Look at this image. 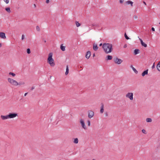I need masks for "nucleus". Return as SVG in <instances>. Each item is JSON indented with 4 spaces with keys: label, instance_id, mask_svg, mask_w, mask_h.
I'll return each instance as SVG.
<instances>
[{
    "label": "nucleus",
    "instance_id": "obj_29",
    "mask_svg": "<svg viewBox=\"0 0 160 160\" xmlns=\"http://www.w3.org/2000/svg\"><path fill=\"white\" fill-rule=\"evenodd\" d=\"M142 45L144 46V47L146 48L147 47V44L145 43L144 42H143V43H142V44H141Z\"/></svg>",
    "mask_w": 160,
    "mask_h": 160
},
{
    "label": "nucleus",
    "instance_id": "obj_23",
    "mask_svg": "<svg viewBox=\"0 0 160 160\" xmlns=\"http://www.w3.org/2000/svg\"><path fill=\"white\" fill-rule=\"evenodd\" d=\"M103 111H104V109H103V104H102V106H101V110H100V112L101 113H102L103 112Z\"/></svg>",
    "mask_w": 160,
    "mask_h": 160
},
{
    "label": "nucleus",
    "instance_id": "obj_52",
    "mask_svg": "<svg viewBox=\"0 0 160 160\" xmlns=\"http://www.w3.org/2000/svg\"><path fill=\"white\" fill-rule=\"evenodd\" d=\"M139 40H140V41H141V40H142V39L140 38H139Z\"/></svg>",
    "mask_w": 160,
    "mask_h": 160
},
{
    "label": "nucleus",
    "instance_id": "obj_57",
    "mask_svg": "<svg viewBox=\"0 0 160 160\" xmlns=\"http://www.w3.org/2000/svg\"><path fill=\"white\" fill-rule=\"evenodd\" d=\"M159 24H160V22L159 23Z\"/></svg>",
    "mask_w": 160,
    "mask_h": 160
},
{
    "label": "nucleus",
    "instance_id": "obj_53",
    "mask_svg": "<svg viewBox=\"0 0 160 160\" xmlns=\"http://www.w3.org/2000/svg\"><path fill=\"white\" fill-rule=\"evenodd\" d=\"M101 45H102V43L100 44V45H99V46H101Z\"/></svg>",
    "mask_w": 160,
    "mask_h": 160
},
{
    "label": "nucleus",
    "instance_id": "obj_35",
    "mask_svg": "<svg viewBox=\"0 0 160 160\" xmlns=\"http://www.w3.org/2000/svg\"><path fill=\"white\" fill-rule=\"evenodd\" d=\"M155 68V62L153 63V65L152 66V68L153 69Z\"/></svg>",
    "mask_w": 160,
    "mask_h": 160
},
{
    "label": "nucleus",
    "instance_id": "obj_44",
    "mask_svg": "<svg viewBox=\"0 0 160 160\" xmlns=\"http://www.w3.org/2000/svg\"><path fill=\"white\" fill-rule=\"evenodd\" d=\"M28 94V93L27 92H26L25 93V94H24V96H26Z\"/></svg>",
    "mask_w": 160,
    "mask_h": 160
},
{
    "label": "nucleus",
    "instance_id": "obj_34",
    "mask_svg": "<svg viewBox=\"0 0 160 160\" xmlns=\"http://www.w3.org/2000/svg\"><path fill=\"white\" fill-rule=\"evenodd\" d=\"M36 30L38 31H39L40 30V28L39 27V26H37L36 27Z\"/></svg>",
    "mask_w": 160,
    "mask_h": 160
},
{
    "label": "nucleus",
    "instance_id": "obj_5",
    "mask_svg": "<svg viewBox=\"0 0 160 160\" xmlns=\"http://www.w3.org/2000/svg\"><path fill=\"white\" fill-rule=\"evenodd\" d=\"M18 115L16 113H10L8 114L9 118H14L18 116Z\"/></svg>",
    "mask_w": 160,
    "mask_h": 160
},
{
    "label": "nucleus",
    "instance_id": "obj_10",
    "mask_svg": "<svg viewBox=\"0 0 160 160\" xmlns=\"http://www.w3.org/2000/svg\"><path fill=\"white\" fill-rule=\"evenodd\" d=\"M91 56V52L90 51H88L87 52L86 55V58L87 59H89Z\"/></svg>",
    "mask_w": 160,
    "mask_h": 160
},
{
    "label": "nucleus",
    "instance_id": "obj_45",
    "mask_svg": "<svg viewBox=\"0 0 160 160\" xmlns=\"http://www.w3.org/2000/svg\"><path fill=\"white\" fill-rule=\"evenodd\" d=\"M140 42H141V44H142V43H143L144 42H143L142 40H141V41H140Z\"/></svg>",
    "mask_w": 160,
    "mask_h": 160
},
{
    "label": "nucleus",
    "instance_id": "obj_47",
    "mask_svg": "<svg viewBox=\"0 0 160 160\" xmlns=\"http://www.w3.org/2000/svg\"><path fill=\"white\" fill-rule=\"evenodd\" d=\"M130 67H131V68H132H132H134V67H133V66H132V65Z\"/></svg>",
    "mask_w": 160,
    "mask_h": 160
},
{
    "label": "nucleus",
    "instance_id": "obj_22",
    "mask_svg": "<svg viewBox=\"0 0 160 160\" xmlns=\"http://www.w3.org/2000/svg\"><path fill=\"white\" fill-rule=\"evenodd\" d=\"M78 138H76L74 139V143L75 144H77L78 143Z\"/></svg>",
    "mask_w": 160,
    "mask_h": 160
},
{
    "label": "nucleus",
    "instance_id": "obj_1",
    "mask_svg": "<svg viewBox=\"0 0 160 160\" xmlns=\"http://www.w3.org/2000/svg\"><path fill=\"white\" fill-rule=\"evenodd\" d=\"M102 48L104 52L106 54L111 52L113 50L112 45L108 43H104L103 45Z\"/></svg>",
    "mask_w": 160,
    "mask_h": 160
},
{
    "label": "nucleus",
    "instance_id": "obj_50",
    "mask_svg": "<svg viewBox=\"0 0 160 160\" xmlns=\"http://www.w3.org/2000/svg\"><path fill=\"white\" fill-rule=\"evenodd\" d=\"M34 6L35 8L36 7V5L35 4H34Z\"/></svg>",
    "mask_w": 160,
    "mask_h": 160
},
{
    "label": "nucleus",
    "instance_id": "obj_13",
    "mask_svg": "<svg viewBox=\"0 0 160 160\" xmlns=\"http://www.w3.org/2000/svg\"><path fill=\"white\" fill-rule=\"evenodd\" d=\"M112 57L111 55H108L106 58V60L108 61L111 60L112 59Z\"/></svg>",
    "mask_w": 160,
    "mask_h": 160
},
{
    "label": "nucleus",
    "instance_id": "obj_55",
    "mask_svg": "<svg viewBox=\"0 0 160 160\" xmlns=\"http://www.w3.org/2000/svg\"><path fill=\"white\" fill-rule=\"evenodd\" d=\"M137 18V16H136V17H135V18Z\"/></svg>",
    "mask_w": 160,
    "mask_h": 160
},
{
    "label": "nucleus",
    "instance_id": "obj_46",
    "mask_svg": "<svg viewBox=\"0 0 160 160\" xmlns=\"http://www.w3.org/2000/svg\"><path fill=\"white\" fill-rule=\"evenodd\" d=\"M140 42H141V44H142V43H143L144 42H143L142 40H141V41H140Z\"/></svg>",
    "mask_w": 160,
    "mask_h": 160
},
{
    "label": "nucleus",
    "instance_id": "obj_32",
    "mask_svg": "<svg viewBox=\"0 0 160 160\" xmlns=\"http://www.w3.org/2000/svg\"><path fill=\"white\" fill-rule=\"evenodd\" d=\"M87 124H88V126H90V121L89 120H88L87 121Z\"/></svg>",
    "mask_w": 160,
    "mask_h": 160
},
{
    "label": "nucleus",
    "instance_id": "obj_49",
    "mask_svg": "<svg viewBox=\"0 0 160 160\" xmlns=\"http://www.w3.org/2000/svg\"><path fill=\"white\" fill-rule=\"evenodd\" d=\"M95 56V53H94L93 54V57H94Z\"/></svg>",
    "mask_w": 160,
    "mask_h": 160
},
{
    "label": "nucleus",
    "instance_id": "obj_27",
    "mask_svg": "<svg viewBox=\"0 0 160 160\" xmlns=\"http://www.w3.org/2000/svg\"><path fill=\"white\" fill-rule=\"evenodd\" d=\"M132 69L135 73L137 74L138 73V71L134 68H133Z\"/></svg>",
    "mask_w": 160,
    "mask_h": 160
},
{
    "label": "nucleus",
    "instance_id": "obj_39",
    "mask_svg": "<svg viewBox=\"0 0 160 160\" xmlns=\"http://www.w3.org/2000/svg\"><path fill=\"white\" fill-rule=\"evenodd\" d=\"M127 47V45L126 44H125L124 46H123V48H126V47Z\"/></svg>",
    "mask_w": 160,
    "mask_h": 160
},
{
    "label": "nucleus",
    "instance_id": "obj_19",
    "mask_svg": "<svg viewBox=\"0 0 160 160\" xmlns=\"http://www.w3.org/2000/svg\"><path fill=\"white\" fill-rule=\"evenodd\" d=\"M139 50L138 49H136L134 51L135 55H136L139 53Z\"/></svg>",
    "mask_w": 160,
    "mask_h": 160
},
{
    "label": "nucleus",
    "instance_id": "obj_54",
    "mask_svg": "<svg viewBox=\"0 0 160 160\" xmlns=\"http://www.w3.org/2000/svg\"><path fill=\"white\" fill-rule=\"evenodd\" d=\"M44 42H46V41L45 40H44Z\"/></svg>",
    "mask_w": 160,
    "mask_h": 160
},
{
    "label": "nucleus",
    "instance_id": "obj_33",
    "mask_svg": "<svg viewBox=\"0 0 160 160\" xmlns=\"http://www.w3.org/2000/svg\"><path fill=\"white\" fill-rule=\"evenodd\" d=\"M3 1L6 4H8L9 2V1L8 0H3Z\"/></svg>",
    "mask_w": 160,
    "mask_h": 160
},
{
    "label": "nucleus",
    "instance_id": "obj_51",
    "mask_svg": "<svg viewBox=\"0 0 160 160\" xmlns=\"http://www.w3.org/2000/svg\"><path fill=\"white\" fill-rule=\"evenodd\" d=\"M2 46V44L1 43H0V47H1Z\"/></svg>",
    "mask_w": 160,
    "mask_h": 160
},
{
    "label": "nucleus",
    "instance_id": "obj_6",
    "mask_svg": "<svg viewBox=\"0 0 160 160\" xmlns=\"http://www.w3.org/2000/svg\"><path fill=\"white\" fill-rule=\"evenodd\" d=\"M126 97L131 100L133 99V93L132 92H128L126 94Z\"/></svg>",
    "mask_w": 160,
    "mask_h": 160
},
{
    "label": "nucleus",
    "instance_id": "obj_17",
    "mask_svg": "<svg viewBox=\"0 0 160 160\" xmlns=\"http://www.w3.org/2000/svg\"><path fill=\"white\" fill-rule=\"evenodd\" d=\"M68 72H69L68 67V66L67 65L66 66V72L65 73V75H67L68 74Z\"/></svg>",
    "mask_w": 160,
    "mask_h": 160
},
{
    "label": "nucleus",
    "instance_id": "obj_14",
    "mask_svg": "<svg viewBox=\"0 0 160 160\" xmlns=\"http://www.w3.org/2000/svg\"><path fill=\"white\" fill-rule=\"evenodd\" d=\"M148 69H147L146 70L143 71L142 74V77H143L145 75L148 74Z\"/></svg>",
    "mask_w": 160,
    "mask_h": 160
},
{
    "label": "nucleus",
    "instance_id": "obj_41",
    "mask_svg": "<svg viewBox=\"0 0 160 160\" xmlns=\"http://www.w3.org/2000/svg\"><path fill=\"white\" fill-rule=\"evenodd\" d=\"M152 30L153 31H155V29H154V28L153 27H152Z\"/></svg>",
    "mask_w": 160,
    "mask_h": 160
},
{
    "label": "nucleus",
    "instance_id": "obj_21",
    "mask_svg": "<svg viewBox=\"0 0 160 160\" xmlns=\"http://www.w3.org/2000/svg\"><path fill=\"white\" fill-rule=\"evenodd\" d=\"M157 69L159 71H160V62L158 63L157 65Z\"/></svg>",
    "mask_w": 160,
    "mask_h": 160
},
{
    "label": "nucleus",
    "instance_id": "obj_4",
    "mask_svg": "<svg viewBox=\"0 0 160 160\" xmlns=\"http://www.w3.org/2000/svg\"><path fill=\"white\" fill-rule=\"evenodd\" d=\"M114 62L118 64H120L122 62V60L116 57L114 59Z\"/></svg>",
    "mask_w": 160,
    "mask_h": 160
},
{
    "label": "nucleus",
    "instance_id": "obj_9",
    "mask_svg": "<svg viewBox=\"0 0 160 160\" xmlns=\"http://www.w3.org/2000/svg\"><path fill=\"white\" fill-rule=\"evenodd\" d=\"M0 37L2 39H5L6 38V37L5 36V33L3 32H0Z\"/></svg>",
    "mask_w": 160,
    "mask_h": 160
},
{
    "label": "nucleus",
    "instance_id": "obj_12",
    "mask_svg": "<svg viewBox=\"0 0 160 160\" xmlns=\"http://www.w3.org/2000/svg\"><path fill=\"white\" fill-rule=\"evenodd\" d=\"M8 116V115L6 116L1 115V117L2 120H6L7 119H9V117Z\"/></svg>",
    "mask_w": 160,
    "mask_h": 160
},
{
    "label": "nucleus",
    "instance_id": "obj_16",
    "mask_svg": "<svg viewBox=\"0 0 160 160\" xmlns=\"http://www.w3.org/2000/svg\"><path fill=\"white\" fill-rule=\"evenodd\" d=\"M24 84L25 82L23 81L20 82H17L16 86L24 85Z\"/></svg>",
    "mask_w": 160,
    "mask_h": 160
},
{
    "label": "nucleus",
    "instance_id": "obj_40",
    "mask_svg": "<svg viewBox=\"0 0 160 160\" xmlns=\"http://www.w3.org/2000/svg\"><path fill=\"white\" fill-rule=\"evenodd\" d=\"M35 88V87L34 86H32L31 88V90H32L33 89H34Z\"/></svg>",
    "mask_w": 160,
    "mask_h": 160
},
{
    "label": "nucleus",
    "instance_id": "obj_36",
    "mask_svg": "<svg viewBox=\"0 0 160 160\" xmlns=\"http://www.w3.org/2000/svg\"><path fill=\"white\" fill-rule=\"evenodd\" d=\"M24 38V35H22V40H23Z\"/></svg>",
    "mask_w": 160,
    "mask_h": 160
},
{
    "label": "nucleus",
    "instance_id": "obj_7",
    "mask_svg": "<svg viewBox=\"0 0 160 160\" xmlns=\"http://www.w3.org/2000/svg\"><path fill=\"white\" fill-rule=\"evenodd\" d=\"M80 123L81 124L82 128L86 130L87 128L85 125V123L84 120L82 119H81L80 120Z\"/></svg>",
    "mask_w": 160,
    "mask_h": 160
},
{
    "label": "nucleus",
    "instance_id": "obj_25",
    "mask_svg": "<svg viewBox=\"0 0 160 160\" xmlns=\"http://www.w3.org/2000/svg\"><path fill=\"white\" fill-rule=\"evenodd\" d=\"M6 10L8 12H10L11 11L10 8H5Z\"/></svg>",
    "mask_w": 160,
    "mask_h": 160
},
{
    "label": "nucleus",
    "instance_id": "obj_15",
    "mask_svg": "<svg viewBox=\"0 0 160 160\" xmlns=\"http://www.w3.org/2000/svg\"><path fill=\"white\" fill-rule=\"evenodd\" d=\"M65 46H63L62 44H61L60 46V49L63 51L65 50Z\"/></svg>",
    "mask_w": 160,
    "mask_h": 160
},
{
    "label": "nucleus",
    "instance_id": "obj_11",
    "mask_svg": "<svg viewBox=\"0 0 160 160\" xmlns=\"http://www.w3.org/2000/svg\"><path fill=\"white\" fill-rule=\"evenodd\" d=\"M93 49L94 51H97L98 50V47L97 46V44L94 43L93 44Z\"/></svg>",
    "mask_w": 160,
    "mask_h": 160
},
{
    "label": "nucleus",
    "instance_id": "obj_43",
    "mask_svg": "<svg viewBox=\"0 0 160 160\" xmlns=\"http://www.w3.org/2000/svg\"><path fill=\"white\" fill-rule=\"evenodd\" d=\"M92 26H97V25H96V24H92Z\"/></svg>",
    "mask_w": 160,
    "mask_h": 160
},
{
    "label": "nucleus",
    "instance_id": "obj_42",
    "mask_svg": "<svg viewBox=\"0 0 160 160\" xmlns=\"http://www.w3.org/2000/svg\"><path fill=\"white\" fill-rule=\"evenodd\" d=\"M105 116H108V113L107 112H106L105 113Z\"/></svg>",
    "mask_w": 160,
    "mask_h": 160
},
{
    "label": "nucleus",
    "instance_id": "obj_18",
    "mask_svg": "<svg viewBox=\"0 0 160 160\" xmlns=\"http://www.w3.org/2000/svg\"><path fill=\"white\" fill-rule=\"evenodd\" d=\"M126 3L127 4H130L131 6H133V2L130 1H128L126 2Z\"/></svg>",
    "mask_w": 160,
    "mask_h": 160
},
{
    "label": "nucleus",
    "instance_id": "obj_8",
    "mask_svg": "<svg viewBox=\"0 0 160 160\" xmlns=\"http://www.w3.org/2000/svg\"><path fill=\"white\" fill-rule=\"evenodd\" d=\"M94 115V112L93 111L91 110L88 111V117L89 118H91Z\"/></svg>",
    "mask_w": 160,
    "mask_h": 160
},
{
    "label": "nucleus",
    "instance_id": "obj_20",
    "mask_svg": "<svg viewBox=\"0 0 160 160\" xmlns=\"http://www.w3.org/2000/svg\"><path fill=\"white\" fill-rule=\"evenodd\" d=\"M146 121L148 122H151L152 121V119L151 118H148L146 119Z\"/></svg>",
    "mask_w": 160,
    "mask_h": 160
},
{
    "label": "nucleus",
    "instance_id": "obj_48",
    "mask_svg": "<svg viewBox=\"0 0 160 160\" xmlns=\"http://www.w3.org/2000/svg\"><path fill=\"white\" fill-rule=\"evenodd\" d=\"M143 3L145 5H146V3L144 1L143 2Z\"/></svg>",
    "mask_w": 160,
    "mask_h": 160
},
{
    "label": "nucleus",
    "instance_id": "obj_31",
    "mask_svg": "<svg viewBox=\"0 0 160 160\" xmlns=\"http://www.w3.org/2000/svg\"><path fill=\"white\" fill-rule=\"evenodd\" d=\"M142 131L143 133L145 134H146V131L145 129H142Z\"/></svg>",
    "mask_w": 160,
    "mask_h": 160
},
{
    "label": "nucleus",
    "instance_id": "obj_38",
    "mask_svg": "<svg viewBox=\"0 0 160 160\" xmlns=\"http://www.w3.org/2000/svg\"><path fill=\"white\" fill-rule=\"evenodd\" d=\"M49 0H46V3H49Z\"/></svg>",
    "mask_w": 160,
    "mask_h": 160
},
{
    "label": "nucleus",
    "instance_id": "obj_24",
    "mask_svg": "<svg viewBox=\"0 0 160 160\" xmlns=\"http://www.w3.org/2000/svg\"><path fill=\"white\" fill-rule=\"evenodd\" d=\"M75 24L77 27H79L81 25V24L78 21L75 22Z\"/></svg>",
    "mask_w": 160,
    "mask_h": 160
},
{
    "label": "nucleus",
    "instance_id": "obj_2",
    "mask_svg": "<svg viewBox=\"0 0 160 160\" xmlns=\"http://www.w3.org/2000/svg\"><path fill=\"white\" fill-rule=\"evenodd\" d=\"M52 55L53 54L52 53L50 52L49 53L48 58V62L51 67H54L55 65L54 60L52 58Z\"/></svg>",
    "mask_w": 160,
    "mask_h": 160
},
{
    "label": "nucleus",
    "instance_id": "obj_56",
    "mask_svg": "<svg viewBox=\"0 0 160 160\" xmlns=\"http://www.w3.org/2000/svg\"><path fill=\"white\" fill-rule=\"evenodd\" d=\"M92 160H95L94 159H93Z\"/></svg>",
    "mask_w": 160,
    "mask_h": 160
},
{
    "label": "nucleus",
    "instance_id": "obj_28",
    "mask_svg": "<svg viewBox=\"0 0 160 160\" xmlns=\"http://www.w3.org/2000/svg\"><path fill=\"white\" fill-rule=\"evenodd\" d=\"M124 36H125V38L126 39L128 40V39H129V38L127 36V35L126 33H125L124 34Z\"/></svg>",
    "mask_w": 160,
    "mask_h": 160
},
{
    "label": "nucleus",
    "instance_id": "obj_37",
    "mask_svg": "<svg viewBox=\"0 0 160 160\" xmlns=\"http://www.w3.org/2000/svg\"><path fill=\"white\" fill-rule=\"evenodd\" d=\"M123 0H119V2L120 3H123Z\"/></svg>",
    "mask_w": 160,
    "mask_h": 160
},
{
    "label": "nucleus",
    "instance_id": "obj_26",
    "mask_svg": "<svg viewBox=\"0 0 160 160\" xmlns=\"http://www.w3.org/2000/svg\"><path fill=\"white\" fill-rule=\"evenodd\" d=\"M9 75H12V76H13V77H14L16 75V74L12 72H9Z\"/></svg>",
    "mask_w": 160,
    "mask_h": 160
},
{
    "label": "nucleus",
    "instance_id": "obj_30",
    "mask_svg": "<svg viewBox=\"0 0 160 160\" xmlns=\"http://www.w3.org/2000/svg\"><path fill=\"white\" fill-rule=\"evenodd\" d=\"M27 53L28 54H30L31 53V51L29 48H28L27 50Z\"/></svg>",
    "mask_w": 160,
    "mask_h": 160
},
{
    "label": "nucleus",
    "instance_id": "obj_3",
    "mask_svg": "<svg viewBox=\"0 0 160 160\" xmlns=\"http://www.w3.org/2000/svg\"><path fill=\"white\" fill-rule=\"evenodd\" d=\"M8 82L11 84L16 86L17 81L12 79L9 78L8 79Z\"/></svg>",
    "mask_w": 160,
    "mask_h": 160
}]
</instances>
